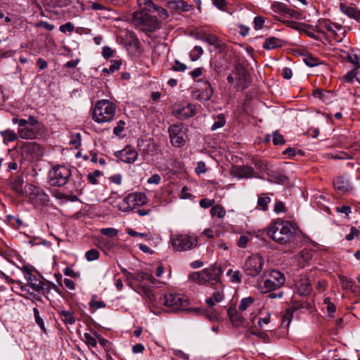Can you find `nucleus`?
<instances>
[{
	"mask_svg": "<svg viewBox=\"0 0 360 360\" xmlns=\"http://www.w3.org/2000/svg\"><path fill=\"white\" fill-rule=\"evenodd\" d=\"M348 60L356 66V70L360 68V52L352 51L347 53Z\"/></svg>",
	"mask_w": 360,
	"mask_h": 360,
	"instance_id": "33",
	"label": "nucleus"
},
{
	"mask_svg": "<svg viewBox=\"0 0 360 360\" xmlns=\"http://www.w3.org/2000/svg\"><path fill=\"white\" fill-rule=\"evenodd\" d=\"M334 188L340 194L352 191V187L349 181L344 176H338L333 181Z\"/></svg>",
	"mask_w": 360,
	"mask_h": 360,
	"instance_id": "19",
	"label": "nucleus"
},
{
	"mask_svg": "<svg viewBox=\"0 0 360 360\" xmlns=\"http://www.w3.org/2000/svg\"><path fill=\"white\" fill-rule=\"evenodd\" d=\"M24 277L27 281V284L28 286L32 289L34 292H37L39 286L41 285L42 282L41 280L37 278L33 274L30 269L24 266L21 269Z\"/></svg>",
	"mask_w": 360,
	"mask_h": 360,
	"instance_id": "17",
	"label": "nucleus"
},
{
	"mask_svg": "<svg viewBox=\"0 0 360 360\" xmlns=\"http://www.w3.org/2000/svg\"><path fill=\"white\" fill-rule=\"evenodd\" d=\"M74 25L70 22H68L64 25H60L59 30L61 32L65 33L66 32H72L74 30Z\"/></svg>",
	"mask_w": 360,
	"mask_h": 360,
	"instance_id": "55",
	"label": "nucleus"
},
{
	"mask_svg": "<svg viewBox=\"0 0 360 360\" xmlns=\"http://www.w3.org/2000/svg\"><path fill=\"white\" fill-rule=\"evenodd\" d=\"M24 183L23 178L21 175L13 176L10 181V186L15 192L19 195H23L22 185Z\"/></svg>",
	"mask_w": 360,
	"mask_h": 360,
	"instance_id": "28",
	"label": "nucleus"
},
{
	"mask_svg": "<svg viewBox=\"0 0 360 360\" xmlns=\"http://www.w3.org/2000/svg\"><path fill=\"white\" fill-rule=\"evenodd\" d=\"M303 60L304 63L309 67H314L319 64L318 58L312 56H306Z\"/></svg>",
	"mask_w": 360,
	"mask_h": 360,
	"instance_id": "47",
	"label": "nucleus"
},
{
	"mask_svg": "<svg viewBox=\"0 0 360 360\" xmlns=\"http://www.w3.org/2000/svg\"><path fill=\"white\" fill-rule=\"evenodd\" d=\"M100 253L96 249H91L85 252V258L88 262H92L99 258Z\"/></svg>",
	"mask_w": 360,
	"mask_h": 360,
	"instance_id": "41",
	"label": "nucleus"
},
{
	"mask_svg": "<svg viewBox=\"0 0 360 360\" xmlns=\"http://www.w3.org/2000/svg\"><path fill=\"white\" fill-rule=\"evenodd\" d=\"M170 241L174 250L178 252L191 250L196 247L198 243L196 237L184 234L172 236Z\"/></svg>",
	"mask_w": 360,
	"mask_h": 360,
	"instance_id": "6",
	"label": "nucleus"
},
{
	"mask_svg": "<svg viewBox=\"0 0 360 360\" xmlns=\"http://www.w3.org/2000/svg\"><path fill=\"white\" fill-rule=\"evenodd\" d=\"M190 278L200 285L209 283L208 276L205 269L201 271L192 274L190 276Z\"/></svg>",
	"mask_w": 360,
	"mask_h": 360,
	"instance_id": "30",
	"label": "nucleus"
},
{
	"mask_svg": "<svg viewBox=\"0 0 360 360\" xmlns=\"http://www.w3.org/2000/svg\"><path fill=\"white\" fill-rule=\"evenodd\" d=\"M340 9L342 13L349 18L354 19L357 22H360V11L356 8L340 3Z\"/></svg>",
	"mask_w": 360,
	"mask_h": 360,
	"instance_id": "22",
	"label": "nucleus"
},
{
	"mask_svg": "<svg viewBox=\"0 0 360 360\" xmlns=\"http://www.w3.org/2000/svg\"><path fill=\"white\" fill-rule=\"evenodd\" d=\"M210 214L212 217L217 216L218 218L222 219L226 214V210L220 205H215L212 207Z\"/></svg>",
	"mask_w": 360,
	"mask_h": 360,
	"instance_id": "37",
	"label": "nucleus"
},
{
	"mask_svg": "<svg viewBox=\"0 0 360 360\" xmlns=\"http://www.w3.org/2000/svg\"><path fill=\"white\" fill-rule=\"evenodd\" d=\"M356 76V70L354 69L348 72L344 77L347 82H352L354 78Z\"/></svg>",
	"mask_w": 360,
	"mask_h": 360,
	"instance_id": "62",
	"label": "nucleus"
},
{
	"mask_svg": "<svg viewBox=\"0 0 360 360\" xmlns=\"http://www.w3.org/2000/svg\"><path fill=\"white\" fill-rule=\"evenodd\" d=\"M316 31L323 33L325 31L330 32L337 41H341L346 35V31L341 25L333 23L328 19H320L316 26Z\"/></svg>",
	"mask_w": 360,
	"mask_h": 360,
	"instance_id": "5",
	"label": "nucleus"
},
{
	"mask_svg": "<svg viewBox=\"0 0 360 360\" xmlns=\"http://www.w3.org/2000/svg\"><path fill=\"white\" fill-rule=\"evenodd\" d=\"M56 287V285L52 283H44L43 282L41 283V285L39 286L37 292H41L44 296L46 297V295L50 292L51 290V286Z\"/></svg>",
	"mask_w": 360,
	"mask_h": 360,
	"instance_id": "43",
	"label": "nucleus"
},
{
	"mask_svg": "<svg viewBox=\"0 0 360 360\" xmlns=\"http://www.w3.org/2000/svg\"><path fill=\"white\" fill-rule=\"evenodd\" d=\"M33 312H34V319H35L37 324L40 327V328L41 330L45 331L46 329H45L44 323L43 319H41V317L39 315V311L38 309L34 308Z\"/></svg>",
	"mask_w": 360,
	"mask_h": 360,
	"instance_id": "45",
	"label": "nucleus"
},
{
	"mask_svg": "<svg viewBox=\"0 0 360 360\" xmlns=\"http://www.w3.org/2000/svg\"><path fill=\"white\" fill-rule=\"evenodd\" d=\"M165 6L172 12H188L193 6L183 0H169L165 2Z\"/></svg>",
	"mask_w": 360,
	"mask_h": 360,
	"instance_id": "16",
	"label": "nucleus"
},
{
	"mask_svg": "<svg viewBox=\"0 0 360 360\" xmlns=\"http://www.w3.org/2000/svg\"><path fill=\"white\" fill-rule=\"evenodd\" d=\"M359 233V231L356 227L352 226L350 229V233L345 236V238L349 241L352 240L354 237L358 236Z\"/></svg>",
	"mask_w": 360,
	"mask_h": 360,
	"instance_id": "57",
	"label": "nucleus"
},
{
	"mask_svg": "<svg viewBox=\"0 0 360 360\" xmlns=\"http://www.w3.org/2000/svg\"><path fill=\"white\" fill-rule=\"evenodd\" d=\"M202 86L198 91L199 93L197 98L201 101H207L213 95V89L207 81L202 82Z\"/></svg>",
	"mask_w": 360,
	"mask_h": 360,
	"instance_id": "20",
	"label": "nucleus"
},
{
	"mask_svg": "<svg viewBox=\"0 0 360 360\" xmlns=\"http://www.w3.org/2000/svg\"><path fill=\"white\" fill-rule=\"evenodd\" d=\"M270 202V197L267 196L265 193H262L258 197L257 207L263 211H266L268 210V205Z\"/></svg>",
	"mask_w": 360,
	"mask_h": 360,
	"instance_id": "32",
	"label": "nucleus"
},
{
	"mask_svg": "<svg viewBox=\"0 0 360 360\" xmlns=\"http://www.w3.org/2000/svg\"><path fill=\"white\" fill-rule=\"evenodd\" d=\"M102 54H103L104 58H111V57L113 56L114 51L109 46H104L103 48Z\"/></svg>",
	"mask_w": 360,
	"mask_h": 360,
	"instance_id": "63",
	"label": "nucleus"
},
{
	"mask_svg": "<svg viewBox=\"0 0 360 360\" xmlns=\"http://www.w3.org/2000/svg\"><path fill=\"white\" fill-rule=\"evenodd\" d=\"M127 233L128 235H129L131 237L139 236L141 238H146V240L150 239L148 234L144 233H138L131 229H128L127 231Z\"/></svg>",
	"mask_w": 360,
	"mask_h": 360,
	"instance_id": "54",
	"label": "nucleus"
},
{
	"mask_svg": "<svg viewBox=\"0 0 360 360\" xmlns=\"http://www.w3.org/2000/svg\"><path fill=\"white\" fill-rule=\"evenodd\" d=\"M254 302V298L251 297H248L243 298L240 304L238 305V310L240 311H245L250 305H252Z\"/></svg>",
	"mask_w": 360,
	"mask_h": 360,
	"instance_id": "40",
	"label": "nucleus"
},
{
	"mask_svg": "<svg viewBox=\"0 0 360 360\" xmlns=\"http://www.w3.org/2000/svg\"><path fill=\"white\" fill-rule=\"evenodd\" d=\"M288 6L281 2H276L272 5V8L275 13L281 15H285Z\"/></svg>",
	"mask_w": 360,
	"mask_h": 360,
	"instance_id": "42",
	"label": "nucleus"
},
{
	"mask_svg": "<svg viewBox=\"0 0 360 360\" xmlns=\"http://www.w3.org/2000/svg\"><path fill=\"white\" fill-rule=\"evenodd\" d=\"M115 103L108 99L98 101L92 110V120L98 124H103L112 121L116 115Z\"/></svg>",
	"mask_w": 360,
	"mask_h": 360,
	"instance_id": "3",
	"label": "nucleus"
},
{
	"mask_svg": "<svg viewBox=\"0 0 360 360\" xmlns=\"http://www.w3.org/2000/svg\"><path fill=\"white\" fill-rule=\"evenodd\" d=\"M265 22V18L262 16H256L254 18V27L255 29L258 30H261L264 27Z\"/></svg>",
	"mask_w": 360,
	"mask_h": 360,
	"instance_id": "49",
	"label": "nucleus"
},
{
	"mask_svg": "<svg viewBox=\"0 0 360 360\" xmlns=\"http://www.w3.org/2000/svg\"><path fill=\"white\" fill-rule=\"evenodd\" d=\"M120 66L121 62L120 60H114L108 68H103V72L110 75L118 70Z\"/></svg>",
	"mask_w": 360,
	"mask_h": 360,
	"instance_id": "44",
	"label": "nucleus"
},
{
	"mask_svg": "<svg viewBox=\"0 0 360 360\" xmlns=\"http://www.w3.org/2000/svg\"><path fill=\"white\" fill-rule=\"evenodd\" d=\"M224 298V295L223 286L221 284H219L213 292L212 296L206 299L205 302L209 307H212L216 304V303L221 302Z\"/></svg>",
	"mask_w": 360,
	"mask_h": 360,
	"instance_id": "21",
	"label": "nucleus"
},
{
	"mask_svg": "<svg viewBox=\"0 0 360 360\" xmlns=\"http://www.w3.org/2000/svg\"><path fill=\"white\" fill-rule=\"evenodd\" d=\"M146 202V196L143 193L129 195L120 203V208L124 212L131 210L136 205H142Z\"/></svg>",
	"mask_w": 360,
	"mask_h": 360,
	"instance_id": "12",
	"label": "nucleus"
},
{
	"mask_svg": "<svg viewBox=\"0 0 360 360\" xmlns=\"http://www.w3.org/2000/svg\"><path fill=\"white\" fill-rule=\"evenodd\" d=\"M273 143L274 145H279V144H284L285 143V139L278 131H275L273 132Z\"/></svg>",
	"mask_w": 360,
	"mask_h": 360,
	"instance_id": "48",
	"label": "nucleus"
},
{
	"mask_svg": "<svg viewBox=\"0 0 360 360\" xmlns=\"http://www.w3.org/2000/svg\"><path fill=\"white\" fill-rule=\"evenodd\" d=\"M339 279L341 286L344 290H351L354 291V288L355 287V283L351 278L343 275H340Z\"/></svg>",
	"mask_w": 360,
	"mask_h": 360,
	"instance_id": "31",
	"label": "nucleus"
},
{
	"mask_svg": "<svg viewBox=\"0 0 360 360\" xmlns=\"http://www.w3.org/2000/svg\"><path fill=\"white\" fill-rule=\"evenodd\" d=\"M125 126V122L124 120H120L117 123V126L113 129V133L115 135L119 136L123 131Z\"/></svg>",
	"mask_w": 360,
	"mask_h": 360,
	"instance_id": "50",
	"label": "nucleus"
},
{
	"mask_svg": "<svg viewBox=\"0 0 360 360\" xmlns=\"http://www.w3.org/2000/svg\"><path fill=\"white\" fill-rule=\"evenodd\" d=\"M226 124V118L224 114H219L216 118V121L211 127L212 131H215L219 128L224 127Z\"/></svg>",
	"mask_w": 360,
	"mask_h": 360,
	"instance_id": "38",
	"label": "nucleus"
},
{
	"mask_svg": "<svg viewBox=\"0 0 360 360\" xmlns=\"http://www.w3.org/2000/svg\"><path fill=\"white\" fill-rule=\"evenodd\" d=\"M214 200L202 198L200 200V205L203 208H208L214 204Z\"/></svg>",
	"mask_w": 360,
	"mask_h": 360,
	"instance_id": "59",
	"label": "nucleus"
},
{
	"mask_svg": "<svg viewBox=\"0 0 360 360\" xmlns=\"http://www.w3.org/2000/svg\"><path fill=\"white\" fill-rule=\"evenodd\" d=\"M297 226L292 222L278 220L268 227L267 236L280 244H285L293 238Z\"/></svg>",
	"mask_w": 360,
	"mask_h": 360,
	"instance_id": "2",
	"label": "nucleus"
},
{
	"mask_svg": "<svg viewBox=\"0 0 360 360\" xmlns=\"http://www.w3.org/2000/svg\"><path fill=\"white\" fill-rule=\"evenodd\" d=\"M187 68L186 65L184 63H181L178 60H174V65L172 67V70L177 72H184Z\"/></svg>",
	"mask_w": 360,
	"mask_h": 360,
	"instance_id": "56",
	"label": "nucleus"
},
{
	"mask_svg": "<svg viewBox=\"0 0 360 360\" xmlns=\"http://www.w3.org/2000/svg\"><path fill=\"white\" fill-rule=\"evenodd\" d=\"M101 233L103 236L113 238L117 235L118 231L114 228H103L101 229Z\"/></svg>",
	"mask_w": 360,
	"mask_h": 360,
	"instance_id": "46",
	"label": "nucleus"
},
{
	"mask_svg": "<svg viewBox=\"0 0 360 360\" xmlns=\"http://www.w3.org/2000/svg\"><path fill=\"white\" fill-rule=\"evenodd\" d=\"M264 265V259L259 255L249 256L243 266L244 272L250 276L255 277L262 271Z\"/></svg>",
	"mask_w": 360,
	"mask_h": 360,
	"instance_id": "8",
	"label": "nucleus"
},
{
	"mask_svg": "<svg viewBox=\"0 0 360 360\" xmlns=\"http://www.w3.org/2000/svg\"><path fill=\"white\" fill-rule=\"evenodd\" d=\"M140 277L142 280H146L150 281L152 283H155V278L153 276L152 274L148 272H142L140 274Z\"/></svg>",
	"mask_w": 360,
	"mask_h": 360,
	"instance_id": "61",
	"label": "nucleus"
},
{
	"mask_svg": "<svg viewBox=\"0 0 360 360\" xmlns=\"http://www.w3.org/2000/svg\"><path fill=\"white\" fill-rule=\"evenodd\" d=\"M202 40L208 43L210 45L214 46L219 51L224 50L225 44L214 34H205L202 37Z\"/></svg>",
	"mask_w": 360,
	"mask_h": 360,
	"instance_id": "24",
	"label": "nucleus"
},
{
	"mask_svg": "<svg viewBox=\"0 0 360 360\" xmlns=\"http://www.w3.org/2000/svg\"><path fill=\"white\" fill-rule=\"evenodd\" d=\"M84 338L86 340V343L91 347H96L97 345V338H94L91 334L89 333H84Z\"/></svg>",
	"mask_w": 360,
	"mask_h": 360,
	"instance_id": "52",
	"label": "nucleus"
},
{
	"mask_svg": "<svg viewBox=\"0 0 360 360\" xmlns=\"http://www.w3.org/2000/svg\"><path fill=\"white\" fill-rule=\"evenodd\" d=\"M298 289L301 294L307 295L311 290V284L307 278L300 280Z\"/></svg>",
	"mask_w": 360,
	"mask_h": 360,
	"instance_id": "36",
	"label": "nucleus"
},
{
	"mask_svg": "<svg viewBox=\"0 0 360 360\" xmlns=\"http://www.w3.org/2000/svg\"><path fill=\"white\" fill-rule=\"evenodd\" d=\"M23 150L31 155H33V157H37L40 155H41V148L39 144L35 143V142H28L24 144L23 146Z\"/></svg>",
	"mask_w": 360,
	"mask_h": 360,
	"instance_id": "29",
	"label": "nucleus"
},
{
	"mask_svg": "<svg viewBox=\"0 0 360 360\" xmlns=\"http://www.w3.org/2000/svg\"><path fill=\"white\" fill-rule=\"evenodd\" d=\"M18 134L22 139H36L42 136L41 126L34 116H29L22 127L18 129Z\"/></svg>",
	"mask_w": 360,
	"mask_h": 360,
	"instance_id": "4",
	"label": "nucleus"
},
{
	"mask_svg": "<svg viewBox=\"0 0 360 360\" xmlns=\"http://www.w3.org/2000/svg\"><path fill=\"white\" fill-rule=\"evenodd\" d=\"M285 15H288V16H290V18L297 19V20H300L302 18V14L299 11H295L292 8H288Z\"/></svg>",
	"mask_w": 360,
	"mask_h": 360,
	"instance_id": "53",
	"label": "nucleus"
},
{
	"mask_svg": "<svg viewBox=\"0 0 360 360\" xmlns=\"http://www.w3.org/2000/svg\"><path fill=\"white\" fill-rule=\"evenodd\" d=\"M134 20L140 30L144 32H153L159 25L156 17L144 12L136 13Z\"/></svg>",
	"mask_w": 360,
	"mask_h": 360,
	"instance_id": "7",
	"label": "nucleus"
},
{
	"mask_svg": "<svg viewBox=\"0 0 360 360\" xmlns=\"http://www.w3.org/2000/svg\"><path fill=\"white\" fill-rule=\"evenodd\" d=\"M233 74L236 75V85L238 88L244 89L248 86L249 75L244 68H237Z\"/></svg>",
	"mask_w": 360,
	"mask_h": 360,
	"instance_id": "18",
	"label": "nucleus"
},
{
	"mask_svg": "<svg viewBox=\"0 0 360 360\" xmlns=\"http://www.w3.org/2000/svg\"><path fill=\"white\" fill-rule=\"evenodd\" d=\"M293 310L291 308L287 309L285 311V313L283 316V321H288V325H289L290 320L292 317Z\"/></svg>",
	"mask_w": 360,
	"mask_h": 360,
	"instance_id": "60",
	"label": "nucleus"
},
{
	"mask_svg": "<svg viewBox=\"0 0 360 360\" xmlns=\"http://www.w3.org/2000/svg\"><path fill=\"white\" fill-rule=\"evenodd\" d=\"M114 155L120 161L128 164L134 163L138 158V152L130 146L115 152Z\"/></svg>",
	"mask_w": 360,
	"mask_h": 360,
	"instance_id": "15",
	"label": "nucleus"
},
{
	"mask_svg": "<svg viewBox=\"0 0 360 360\" xmlns=\"http://www.w3.org/2000/svg\"><path fill=\"white\" fill-rule=\"evenodd\" d=\"M59 314L62 321L65 323L72 325L76 321L73 313L70 311L62 310L59 312Z\"/></svg>",
	"mask_w": 360,
	"mask_h": 360,
	"instance_id": "34",
	"label": "nucleus"
},
{
	"mask_svg": "<svg viewBox=\"0 0 360 360\" xmlns=\"http://www.w3.org/2000/svg\"><path fill=\"white\" fill-rule=\"evenodd\" d=\"M82 179V175L77 171L73 174L71 169L64 165H55L49 172V183L52 186L61 187L72 181V188L81 189L83 186Z\"/></svg>",
	"mask_w": 360,
	"mask_h": 360,
	"instance_id": "1",
	"label": "nucleus"
},
{
	"mask_svg": "<svg viewBox=\"0 0 360 360\" xmlns=\"http://www.w3.org/2000/svg\"><path fill=\"white\" fill-rule=\"evenodd\" d=\"M226 275L230 277V281L233 283H240L242 280V274L239 271H233L229 269Z\"/></svg>",
	"mask_w": 360,
	"mask_h": 360,
	"instance_id": "39",
	"label": "nucleus"
},
{
	"mask_svg": "<svg viewBox=\"0 0 360 360\" xmlns=\"http://www.w3.org/2000/svg\"><path fill=\"white\" fill-rule=\"evenodd\" d=\"M255 166L257 167V169H258L260 172H264L267 169L266 164L262 160L256 161Z\"/></svg>",
	"mask_w": 360,
	"mask_h": 360,
	"instance_id": "64",
	"label": "nucleus"
},
{
	"mask_svg": "<svg viewBox=\"0 0 360 360\" xmlns=\"http://www.w3.org/2000/svg\"><path fill=\"white\" fill-rule=\"evenodd\" d=\"M101 174V172L99 170H96L94 172L89 173L87 177L90 183L96 184L97 183V178L99 177Z\"/></svg>",
	"mask_w": 360,
	"mask_h": 360,
	"instance_id": "51",
	"label": "nucleus"
},
{
	"mask_svg": "<svg viewBox=\"0 0 360 360\" xmlns=\"http://www.w3.org/2000/svg\"><path fill=\"white\" fill-rule=\"evenodd\" d=\"M194 106L191 104H175L172 115L179 120H185L195 115Z\"/></svg>",
	"mask_w": 360,
	"mask_h": 360,
	"instance_id": "14",
	"label": "nucleus"
},
{
	"mask_svg": "<svg viewBox=\"0 0 360 360\" xmlns=\"http://www.w3.org/2000/svg\"><path fill=\"white\" fill-rule=\"evenodd\" d=\"M228 315L229 319L234 326H242L245 322L244 317L236 311L235 308L230 307L228 309Z\"/></svg>",
	"mask_w": 360,
	"mask_h": 360,
	"instance_id": "26",
	"label": "nucleus"
},
{
	"mask_svg": "<svg viewBox=\"0 0 360 360\" xmlns=\"http://www.w3.org/2000/svg\"><path fill=\"white\" fill-rule=\"evenodd\" d=\"M285 277L283 273L277 270H272L269 274V278L264 282V289L262 292H268L275 290L284 285Z\"/></svg>",
	"mask_w": 360,
	"mask_h": 360,
	"instance_id": "11",
	"label": "nucleus"
},
{
	"mask_svg": "<svg viewBox=\"0 0 360 360\" xmlns=\"http://www.w3.org/2000/svg\"><path fill=\"white\" fill-rule=\"evenodd\" d=\"M231 174L235 177L238 179H248L251 177L259 178V175L257 174L256 172H255L254 169L248 165L239 166L236 165L233 166L231 168Z\"/></svg>",
	"mask_w": 360,
	"mask_h": 360,
	"instance_id": "13",
	"label": "nucleus"
},
{
	"mask_svg": "<svg viewBox=\"0 0 360 360\" xmlns=\"http://www.w3.org/2000/svg\"><path fill=\"white\" fill-rule=\"evenodd\" d=\"M37 27H44L45 30L48 31H51L54 29V25L46 21H39L37 24Z\"/></svg>",
	"mask_w": 360,
	"mask_h": 360,
	"instance_id": "58",
	"label": "nucleus"
},
{
	"mask_svg": "<svg viewBox=\"0 0 360 360\" xmlns=\"http://www.w3.org/2000/svg\"><path fill=\"white\" fill-rule=\"evenodd\" d=\"M137 3L140 8L139 12L148 13V12L159 11V7L152 0H137Z\"/></svg>",
	"mask_w": 360,
	"mask_h": 360,
	"instance_id": "25",
	"label": "nucleus"
},
{
	"mask_svg": "<svg viewBox=\"0 0 360 360\" xmlns=\"http://www.w3.org/2000/svg\"><path fill=\"white\" fill-rule=\"evenodd\" d=\"M207 274L209 283L211 285H217L220 283V277L222 271L220 267L215 266L212 269H205Z\"/></svg>",
	"mask_w": 360,
	"mask_h": 360,
	"instance_id": "23",
	"label": "nucleus"
},
{
	"mask_svg": "<svg viewBox=\"0 0 360 360\" xmlns=\"http://www.w3.org/2000/svg\"><path fill=\"white\" fill-rule=\"evenodd\" d=\"M162 300V303L174 311L184 310L188 305V300L181 294L165 295Z\"/></svg>",
	"mask_w": 360,
	"mask_h": 360,
	"instance_id": "10",
	"label": "nucleus"
},
{
	"mask_svg": "<svg viewBox=\"0 0 360 360\" xmlns=\"http://www.w3.org/2000/svg\"><path fill=\"white\" fill-rule=\"evenodd\" d=\"M1 135L4 139V142L7 143V142H13L18 139V134L15 131L11 129H7L3 131H1Z\"/></svg>",
	"mask_w": 360,
	"mask_h": 360,
	"instance_id": "35",
	"label": "nucleus"
},
{
	"mask_svg": "<svg viewBox=\"0 0 360 360\" xmlns=\"http://www.w3.org/2000/svg\"><path fill=\"white\" fill-rule=\"evenodd\" d=\"M284 44V41L278 38L274 37H270L266 39L263 43L262 47L266 50H271L276 48L282 47Z\"/></svg>",
	"mask_w": 360,
	"mask_h": 360,
	"instance_id": "27",
	"label": "nucleus"
},
{
	"mask_svg": "<svg viewBox=\"0 0 360 360\" xmlns=\"http://www.w3.org/2000/svg\"><path fill=\"white\" fill-rule=\"evenodd\" d=\"M186 131V127L181 123L169 127L170 142L174 147L180 148L185 145Z\"/></svg>",
	"mask_w": 360,
	"mask_h": 360,
	"instance_id": "9",
	"label": "nucleus"
}]
</instances>
